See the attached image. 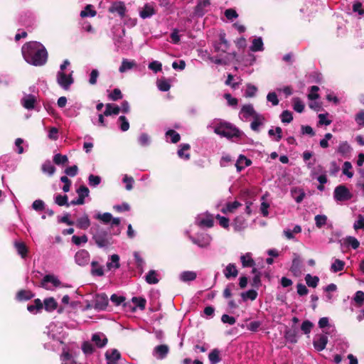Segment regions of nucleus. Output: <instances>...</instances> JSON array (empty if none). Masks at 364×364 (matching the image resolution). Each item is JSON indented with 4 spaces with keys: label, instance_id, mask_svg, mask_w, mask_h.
I'll return each mask as SVG.
<instances>
[{
    "label": "nucleus",
    "instance_id": "nucleus-29",
    "mask_svg": "<svg viewBox=\"0 0 364 364\" xmlns=\"http://www.w3.org/2000/svg\"><path fill=\"white\" fill-rule=\"evenodd\" d=\"M240 259L244 267H252L255 264V262L254 259L251 257L250 253H247L245 255H242L240 257Z\"/></svg>",
    "mask_w": 364,
    "mask_h": 364
},
{
    "label": "nucleus",
    "instance_id": "nucleus-61",
    "mask_svg": "<svg viewBox=\"0 0 364 364\" xmlns=\"http://www.w3.org/2000/svg\"><path fill=\"white\" fill-rule=\"evenodd\" d=\"M60 181L64 183L63 186V191L65 193L68 192L71 186V181L66 176H61Z\"/></svg>",
    "mask_w": 364,
    "mask_h": 364
},
{
    "label": "nucleus",
    "instance_id": "nucleus-5",
    "mask_svg": "<svg viewBox=\"0 0 364 364\" xmlns=\"http://www.w3.org/2000/svg\"><path fill=\"white\" fill-rule=\"evenodd\" d=\"M109 304L108 296L105 293L97 294L93 299V307L97 311H104Z\"/></svg>",
    "mask_w": 364,
    "mask_h": 364
},
{
    "label": "nucleus",
    "instance_id": "nucleus-42",
    "mask_svg": "<svg viewBox=\"0 0 364 364\" xmlns=\"http://www.w3.org/2000/svg\"><path fill=\"white\" fill-rule=\"evenodd\" d=\"M41 170L43 172L47 173L50 176H52L56 169L55 167L51 164L50 161H47L42 165Z\"/></svg>",
    "mask_w": 364,
    "mask_h": 364
},
{
    "label": "nucleus",
    "instance_id": "nucleus-32",
    "mask_svg": "<svg viewBox=\"0 0 364 364\" xmlns=\"http://www.w3.org/2000/svg\"><path fill=\"white\" fill-rule=\"evenodd\" d=\"M254 117V120L250 124V127L253 131L258 132L259 127L262 124V121L264 120L263 116L257 114Z\"/></svg>",
    "mask_w": 364,
    "mask_h": 364
},
{
    "label": "nucleus",
    "instance_id": "nucleus-26",
    "mask_svg": "<svg viewBox=\"0 0 364 364\" xmlns=\"http://www.w3.org/2000/svg\"><path fill=\"white\" fill-rule=\"evenodd\" d=\"M15 247L17 252L22 258L27 257L28 249L24 242H15Z\"/></svg>",
    "mask_w": 364,
    "mask_h": 364
},
{
    "label": "nucleus",
    "instance_id": "nucleus-10",
    "mask_svg": "<svg viewBox=\"0 0 364 364\" xmlns=\"http://www.w3.org/2000/svg\"><path fill=\"white\" fill-rule=\"evenodd\" d=\"M328 343V337L323 334H321L317 338L313 341V345L315 349L318 351H321L325 349Z\"/></svg>",
    "mask_w": 364,
    "mask_h": 364
},
{
    "label": "nucleus",
    "instance_id": "nucleus-14",
    "mask_svg": "<svg viewBox=\"0 0 364 364\" xmlns=\"http://www.w3.org/2000/svg\"><path fill=\"white\" fill-rule=\"evenodd\" d=\"M35 294L30 290L21 289L16 295V299L18 301H28L33 298Z\"/></svg>",
    "mask_w": 364,
    "mask_h": 364
},
{
    "label": "nucleus",
    "instance_id": "nucleus-27",
    "mask_svg": "<svg viewBox=\"0 0 364 364\" xmlns=\"http://www.w3.org/2000/svg\"><path fill=\"white\" fill-rule=\"evenodd\" d=\"M191 146L188 144H182L180 145V149L178 150V155L180 158L188 160L191 158L190 154H185V151H188Z\"/></svg>",
    "mask_w": 364,
    "mask_h": 364
},
{
    "label": "nucleus",
    "instance_id": "nucleus-55",
    "mask_svg": "<svg viewBox=\"0 0 364 364\" xmlns=\"http://www.w3.org/2000/svg\"><path fill=\"white\" fill-rule=\"evenodd\" d=\"M313 326H314V324L312 322H311L309 320H306L302 323L301 329L305 334H308L311 332Z\"/></svg>",
    "mask_w": 364,
    "mask_h": 364
},
{
    "label": "nucleus",
    "instance_id": "nucleus-1",
    "mask_svg": "<svg viewBox=\"0 0 364 364\" xmlns=\"http://www.w3.org/2000/svg\"><path fill=\"white\" fill-rule=\"evenodd\" d=\"M24 60L34 66L44 65L48 60V52L43 44L37 41L26 43L21 48Z\"/></svg>",
    "mask_w": 364,
    "mask_h": 364
},
{
    "label": "nucleus",
    "instance_id": "nucleus-2",
    "mask_svg": "<svg viewBox=\"0 0 364 364\" xmlns=\"http://www.w3.org/2000/svg\"><path fill=\"white\" fill-rule=\"evenodd\" d=\"M92 239L98 247L102 248L110 245L111 237L109 232L100 225H96L92 229Z\"/></svg>",
    "mask_w": 364,
    "mask_h": 364
},
{
    "label": "nucleus",
    "instance_id": "nucleus-53",
    "mask_svg": "<svg viewBox=\"0 0 364 364\" xmlns=\"http://www.w3.org/2000/svg\"><path fill=\"white\" fill-rule=\"evenodd\" d=\"M118 121L120 122L119 127L122 132H126L129 129V123L125 116H120Z\"/></svg>",
    "mask_w": 364,
    "mask_h": 364
},
{
    "label": "nucleus",
    "instance_id": "nucleus-45",
    "mask_svg": "<svg viewBox=\"0 0 364 364\" xmlns=\"http://www.w3.org/2000/svg\"><path fill=\"white\" fill-rule=\"evenodd\" d=\"M293 108L296 112L299 113L303 112V111L304 110V105L300 100V98H293Z\"/></svg>",
    "mask_w": 364,
    "mask_h": 364
},
{
    "label": "nucleus",
    "instance_id": "nucleus-63",
    "mask_svg": "<svg viewBox=\"0 0 364 364\" xmlns=\"http://www.w3.org/2000/svg\"><path fill=\"white\" fill-rule=\"evenodd\" d=\"M82 350L85 354H92L94 352V347L88 341H85L82 343Z\"/></svg>",
    "mask_w": 364,
    "mask_h": 364
},
{
    "label": "nucleus",
    "instance_id": "nucleus-40",
    "mask_svg": "<svg viewBox=\"0 0 364 364\" xmlns=\"http://www.w3.org/2000/svg\"><path fill=\"white\" fill-rule=\"evenodd\" d=\"M351 149H352L350 146L348 144L347 141H343L339 144L337 151L338 153L344 156L349 154L351 151Z\"/></svg>",
    "mask_w": 364,
    "mask_h": 364
},
{
    "label": "nucleus",
    "instance_id": "nucleus-36",
    "mask_svg": "<svg viewBox=\"0 0 364 364\" xmlns=\"http://www.w3.org/2000/svg\"><path fill=\"white\" fill-rule=\"evenodd\" d=\"M263 41L262 38H257L252 41V44L250 47V50L253 52H257L263 50Z\"/></svg>",
    "mask_w": 364,
    "mask_h": 364
},
{
    "label": "nucleus",
    "instance_id": "nucleus-58",
    "mask_svg": "<svg viewBox=\"0 0 364 364\" xmlns=\"http://www.w3.org/2000/svg\"><path fill=\"white\" fill-rule=\"evenodd\" d=\"M87 240L88 238L86 235H83L82 236L80 237L77 235H73L72 237V242L76 245H80L82 242L86 243Z\"/></svg>",
    "mask_w": 364,
    "mask_h": 364
},
{
    "label": "nucleus",
    "instance_id": "nucleus-50",
    "mask_svg": "<svg viewBox=\"0 0 364 364\" xmlns=\"http://www.w3.org/2000/svg\"><path fill=\"white\" fill-rule=\"evenodd\" d=\"M132 301L136 304L141 310H144L146 307V300L143 297L134 296Z\"/></svg>",
    "mask_w": 364,
    "mask_h": 364
},
{
    "label": "nucleus",
    "instance_id": "nucleus-49",
    "mask_svg": "<svg viewBox=\"0 0 364 364\" xmlns=\"http://www.w3.org/2000/svg\"><path fill=\"white\" fill-rule=\"evenodd\" d=\"M315 223L318 228H321L326 224L327 216L325 215H317L315 216Z\"/></svg>",
    "mask_w": 364,
    "mask_h": 364
},
{
    "label": "nucleus",
    "instance_id": "nucleus-60",
    "mask_svg": "<svg viewBox=\"0 0 364 364\" xmlns=\"http://www.w3.org/2000/svg\"><path fill=\"white\" fill-rule=\"evenodd\" d=\"M139 143L141 146H148L150 143V137L146 133H142L139 137Z\"/></svg>",
    "mask_w": 364,
    "mask_h": 364
},
{
    "label": "nucleus",
    "instance_id": "nucleus-17",
    "mask_svg": "<svg viewBox=\"0 0 364 364\" xmlns=\"http://www.w3.org/2000/svg\"><path fill=\"white\" fill-rule=\"evenodd\" d=\"M232 225L235 231H242L245 228L246 220L242 215H238L235 218Z\"/></svg>",
    "mask_w": 364,
    "mask_h": 364
},
{
    "label": "nucleus",
    "instance_id": "nucleus-48",
    "mask_svg": "<svg viewBox=\"0 0 364 364\" xmlns=\"http://www.w3.org/2000/svg\"><path fill=\"white\" fill-rule=\"evenodd\" d=\"M345 244L351 246L354 250H356L360 245L359 241L352 236H348L345 239Z\"/></svg>",
    "mask_w": 364,
    "mask_h": 364
},
{
    "label": "nucleus",
    "instance_id": "nucleus-47",
    "mask_svg": "<svg viewBox=\"0 0 364 364\" xmlns=\"http://www.w3.org/2000/svg\"><path fill=\"white\" fill-rule=\"evenodd\" d=\"M291 195L294 196L295 201L297 203H300L304 198L306 194L304 192V191L299 189L297 190H292L291 191Z\"/></svg>",
    "mask_w": 364,
    "mask_h": 364
},
{
    "label": "nucleus",
    "instance_id": "nucleus-30",
    "mask_svg": "<svg viewBox=\"0 0 364 364\" xmlns=\"http://www.w3.org/2000/svg\"><path fill=\"white\" fill-rule=\"evenodd\" d=\"M92 341L95 342L98 348H102L107 343V338L105 337L102 340L100 333H95L92 336Z\"/></svg>",
    "mask_w": 364,
    "mask_h": 364
},
{
    "label": "nucleus",
    "instance_id": "nucleus-13",
    "mask_svg": "<svg viewBox=\"0 0 364 364\" xmlns=\"http://www.w3.org/2000/svg\"><path fill=\"white\" fill-rule=\"evenodd\" d=\"M251 164H252V161L250 159H247L244 155L240 154L238 157V159L237 160L235 166H236L237 171L238 172H240L245 167L250 166Z\"/></svg>",
    "mask_w": 364,
    "mask_h": 364
},
{
    "label": "nucleus",
    "instance_id": "nucleus-16",
    "mask_svg": "<svg viewBox=\"0 0 364 364\" xmlns=\"http://www.w3.org/2000/svg\"><path fill=\"white\" fill-rule=\"evenodd\" d=\"M90 220L86 214L77 218L75 223L76 227L81 230H87L90 226Z\"/></svg>",
    "mask_w": 364,
    "mask_h": 364
},
{
    "label": "nucleus",
    "instance_id": "nucleus-51",
    "mask_svg": "<svg viewBox=\"0 0 364 364\" xmlns=\"http://www.w3.org/2000/svg\"><path fill=\"white\" fill-rule=\"evenodd\" d=\"M166 135L171 137V141L173 144L178 142L181 139L180 134L173 129L167 131Z\"/></svg>",
    "mask_w": 364,
    "mask_h": 364
},
{
    "label": "nucleus",
    "instance_id": "nucleus-7",
    "mask_svg": "<svg viewBox=\"0 0 364 364\" xmlns=\"http://www.w3.org/2000/svg\"><path fill=\"white\" fill-rule=\"evenodd\" d=\"M75 262L80 266H85L89 263L90 254L86 250L77 251L75 255Z\"/></svg>",
    "mask_w": 364,
    "mask_h": 364
},
{
    "label": "nucleus",
    "instance_id": "nucleus-8",
    "mask_svg": "<svg viewBox=\"0 0 364 364\" xmlns=\"http://www.w3.org/2000/svg\"><path fill=\"white\" fill-rule=\"evenodd\" d=\"M109 13H117L120 17L123 18L126 14V7L122 1H114L108 9Z\"/></svg>",
    "mask_w": 364,
    "mask_h": 364
},
{
    "label": "nucleus",
    "instance_id": "nucleus-23",
    "mask_svg": "<svg viewBox=\"0 0 364 364\" xmlns=\"http://www.w3.org/2000/svg\"><path fill=\"white\" fill-rule=\"evenodd\" d=\"M224 274L227 279L236 277L238 274L236 266L234 264H229L224 270Z\"/></svg>",
    "mask_w": 364,
    "mask_h": 364
},
{
    "label": "nucleus",
    "instance_id": "nucleus-37",
    "mask_svg": "<svg viewBox=\"0 0 364 364\" xmlns=\"http://www.w3.org/2000/svg\"><path fill=\"white\" fill-rule=\"evenodd\" d=\"M240 206H241V203L237 200L232 203H228L225 208L222 209V212L223 213H233Z\"/></svg>",
    "mask_w": 364,
    "mask_h": 364
},
{
    "label": "nucleus",
    "instance_id": "nucleus-33",
    "mask_svg": "<svg viewBox=\"0 0 364 364\" xmlns=\"http://www.w3.org/2000/svg\"><path fill=\"white\" fill-rule=\"evenodd\" d=\"M145 280L149 284H156L159 282L155 270H150L146 275Z\"/></svg>",
    "mask_w": 364,
    "mask_h": 364
},
{
    "label": "nucleus",
    "instance_id": "nucleus-41",
    "mask_svg": "<svg viewBox=\"0 0 364 364\" xmlns=\"http://www.w3.org/2000/svg\"><path fill=\"white\" fill-rule=\"evenodd\" d=\"M135 65L133 61H129L127 59H123L122 64L119 68L120 73H124L128 70L132 69Z\"/></svg>",
    "mask_w": 364,
    "mask_h": 364
},
{
    "label": "nucleus",
    "instance_id": "nucleus-24",
    "mask_svg": "<svg viewBox=\"0 0 364 364\" xmlns=\"http://www.w3.org/2000/svg\"><path fill=\"white\" fill-rule=\"evenodd\" d=\"M43 304L46 311L48 312L53 311L58 307V303L53 297L45 299Z\"/></svg>",
    "mask_w": 364,
    "mask_h": 364
},
{
    "label": "nucleus",
    "instance_id": "nucleus-15",
    "mask_svg": "<svg viewBox=\"0 0 364 364\" xmlns=\"http://www.w3.org/2000/svg\"><path fill=\"white\" fill-rule=\"evenodd\" d=\"M297 337H298V331L296 328L287 329L284 332L285 339L291 343H297Z\"/></svg>",
    "mask_w": 364,
    "mask_h": 364
},
{
    "label": "nucleus",
    "instance_id": "nucleus-4",
    "mask_svg": "<svg viewBox=\"0 0 364 364\" xmlns=\"http://www.w3.org/2000/svg\"><path fill=\"white\" fill-rule=\"evenodd\" d=\"M353 194L345 185L337 186L333 191V198L337 202H343L350 200Z\"/></svg>",
    "mask_w": 364,
    "mask_h": 364
},
{
    "label": "nucleus",
    "instance_id": "nucleus-34",
    "mask_svg": "<svg viewBox=\"0 0 364 364\" xmlns=\"http://www.w3.org/2000/svg\"><path fill=\"white\" fill-rule=\"evenodd\" d=\"M168 350V346L164 344L157 346L154 348V351L159 355V357L161 359L164 358L167 355Z\"/></svg>",
    "mask_w": 364,
    "mask_h": 364
},
{
    "label": "nucleus",
    "instance_id": "nucleus-56",
    "mask_svg": "<svg viewBox=\"0 0 364 364\" xmlns=\"http://www.w3.org/2000/svg\"><path fill=\"white\" fill-rule=\"evenodd\" d=\"M157 86L158 88L163 92L168 91L171 87L170 83L166 80H161L158 81Z\"/></svg>",
    "mask_w": 364,
    "mask_h": 364
},
{
    "label": "nucleus",
    "instance_id": "nucleus-9",
    "mask_svg": "<svg viewBox=\"0 0 364 364\" xmlns=\"http://www.w3.org/2000/svg\"><path fill=\"white\" fill-rule=\"evenodd\" d=\"M121 358L119 351L117 349H112L107 350L105 353V358L107 361V364H117V360Z\"/></svg>",
    "mask_w": 364,
    "mask_h": 364
},
{
    "label": "nucleus",
    "instance_id": "nucleus-31",
    "mask_svg": "<svg viewBox=\"0 0 364 364\" xmlns=\"http://www.w3.org/2000/svg\"><path fill=\"white\" fill-rule=\"evenodd\" d=\"M78 198L85 203V198L89 196L90 191L88 188L84 185L80 186L76 191Z\"/></svg>",
    "mask_w": 364,
    "mask_h": 364
},
{
    "label": "nucleus",
    "instance_id": "nucleus-21",
    "mask_svg": "<svg viewBox=\"0 0 364 364\" xmlns=\"http://www.w3.org/2000/svg\"><path fill=\"white\" fill-rule=\"evenodd\" d=\"M208 359L210 364H218L221 360L220 350L218 348L213 349L208 354Z\"/></svg>",
    "mask_w": 364,
    "mask_h": 364
},
{
    "label": "nucleus",
    "instance_id": "nucleus-6",
    "mask_svg": "<svg viewBox=\"0 0 364 364\" xmlns=\"http://www.w3.org/2000/svg\"><path fill=\"white\" fill-rule=\"evenodd\" d=\"M57 82L60 87L67 90L73 83L74 80L71 74L68 75L64 72H58L57 75Z\"/></svg>",
    "mask_w": 364,
    "mask_h": 364
},
{
    "label": "nucleus",
    "instance_id": "nucleus-46",
    "mask_svg": "<svg viewBox=\"0 0 364 364\" xmlns=\"http://www.w3.org/2000/svg\"><path fill=\"white\" fill-rule=\"evenodd\" d=\"M109 99L112 101H117L121 100L123 97V95L119 88H114L109 95Z\"/></svg>",
    "mask_w": 364,
    "mask_h": 364
},
{
    "label": "nucleus",
    "instance_id": "nucleus-28",
    "mask_svg": "<svg viewBox=\"0 0 364 364\" xmlns=\"http://www.w3.org/2000/svg\"><path fill=\"white\" fill-rule=\"evenodd\" d=\"M197 274L195 272L193 271H185L183 272L180 275V279L183 282H191L193 281L196 279Z\"/></svg>",
    "mask_w": 364,
    "mask_h": 364
},
{
    "label": "nucleus",
    "instance_id": "nucleus-35",
    "mask_svg": "<svg viewBox=\"0 0 364 364\" xmlns=\"http://www.w3.org/2000/svg\"><path fill=\"white\" fill-rule=\"evenodd\" d=\"M96 14L97 11L93 9V6L91 4L87 5L84 10L80 12V16L82 18L87 16L94 17Z\"/></svg>",
    "mask_w": 364,
    "mask_h": 364
},
{
    "label": "nucleus",
    "instance_id": "nucleus-20",
    "mask_svg": "<svg viewBox=\"0 0 364 364\" xmlns=\"http://www.w3.org/2000/svg\"><path fill=\"white\" fill-rule=\"evenodd\" d=\"M155 13L156 11L154 8L149 4H146L140 11L139 15L142 18H146L153 16Z\"/></svg>",
    "mask_w": 364,
    "mask_h": 364
},
{
    "label": "nucleus",
    "instance_id": "nucleus-3",
    "mask_svg": "<svg viewBox=\"0 0 364 364\" xmlns=\"http://www.w3.org/2000/svg\"><path fill=\"white\" fill-rule=\"evenodd\" d=\"M214 132L227 139L240 137L241 135V132L237 127L228 122L220 123L215 127Z\"/></svg>",
    "mask_w": 364,
    "mask_h": 364
},
{
    "label": "nucleus",
    "instance_id": "nucleus-38",
    "mask_svg": "<svg viewBox=\"0 0 364 364\" xmlns=\"http://www.w3.org/2000/svg\"><path fill=\"white\" fill-rule=\"evenodd\" d=\"M68 197L67 195H60L58 194L55 198V203L59 206H66L69 207L70 203H68Z\"/></svg>",
    "mask_w": 364,
    "mask_h": 364
},
{
    "label": "nucleus",
    "instance_id": "nucleus-25",
    "mask_svg": "<svg viewBox=\"0 0 364 364\" xmlns=\"http://www.w3.org/2000/svg\"><path fill=\"white\" fill-rule=\"evenodd\" d=\"M241 113L243 114V117L246 119H247L250 116L255 117V115L257 114L253 106L250 104L243 105L241 109Z\"/></svg>",
    "mask_w": 364,
    "mask_h": 364
},
{
    "label": "nucleus",
    "instance_id": "nucleus-22",
    "mask_svg": "<svg viewBox=\"0 0 364 364\" xmlns=\"http://www.w3.org/2000/svg\"><path fill=\"white\" fill-rule=\"evenodd\" d=\"M225 33L224 32H222L220 33L219 35V39H220V46H217L215 47V49L217 50H220L223 53H225L228 49L229 48V46H230V44L228 43V41H227L226 38H225Z\"/></svg>",
    "mask_w": 364,
    "mask_h": 364
},
{
    "label": "nucleus",
    "instance_id": "nucleus-59",
    "mask_svg": "<svg viewBox=\"0 0 364 364\" xmlns=\"http://www.w3.org/2000/svg\"><path fill=\"white\" fill-rule=\"evenodd\" d=\"M242 296L244 299L248 298L250 300L254 301L257 296V292L254 289H250L245 293H242Z\"/></svg>",
    "mask_w": 364,
    "mask_h": 364
},
{
    "label": "nucleus",
    "instance_id": "nucleus-62",
    "mask_svg": "<svg viewBox=\"0 0 364 364\" xmlns=\"http://www.w3.org/2000/svg\"><path fill=\"white\" fill-rule=\"evenodd\" d=\"M215 218L219 221V224L223 228L227 229L229 228L230 220L228 218L217 215Z\"/></svg>",
    "mask_w": 364,
    "mask_h": 364
},
{
    "label": "nucleus",
    "instance_id": "nucleus-54",
    "mask_svg": "<svg viewBox=\"0 0 364 364\" xmlns=\"http://www.w3.org/2000/svg\"><path fill=\"white\" fill-rule=\"evenodd\" d=\"M352 168V164L349 161H345L343 166V173L348 178H352L353 173L350 170Z\"/></svg>",
    "mask_w": 364,
    "mask_h": 364
},
{
    "label": "nucleus",
    "instance_id": "nucleus-52",
    "mask_svg": "<svg viewBox=\"0 0 364 364\" xmlns=\"http://www.w3.org/2000/svg\"><path fill=\"white\" fill-rule=\"evenodd\" d=\"M280 117L283 123H290L293 120L292 113L289 110L283 111Z\"/></svg>",
    "mask_w": 364,
    "mask_h": 364
},
{
    "label": "nucleus",
    "instance_id": "nucleus-39",
    "mask_svg": "<svg viewBox=\"0 0 364 364\" xmlns=\"http://www.w3.org/2000/svg\"><path fill=\"white\" fill-rule=\"evenodd\" d=\"M305 281L309 287L315 288L317 287L318 284L319 278L317 276L313 277L311 274H308L305 277Z\"/></svg>",
    "mask_w": 364,
    "mask_h": 364
},
{
    "label": "nucleus",
    "instance_id": "nucleus-11",
    "mask_svg": "<svg viewBox=\"0 0 364 364\" xmlns=\"http://www.w3.org/2000/svg\"><path fill=\"white\" fill-rule=\"evenodd\" d=\"M48 282L52 283L53 284V286L55 287H58L61 284L60 281L57 277H55L54 275L47 274L42 279L41 283V287L48 289V287H47L46 284Z\"/></svg>",
    "mask_w": 364,
    "mask_h": 364
},
{
    "label": "nucleus",
    "instance_id": "nucleus-19",
    "mask_svg": "<svg viewBox=\"0 0 364 364\" xmlns=\"http://www.w3.org/2000/svg\"><path fill=\"white\" fill-rule=\"evenodd\" d=\"M120 110L121 109L118 105L107 103L105 105V110L104 111V114L105 117L111 116L112 114L117 115Z\"/></svg>",
    "mask_w": 364,
    "mask_h": 364
},
{
    "label": "nucleus",
    "instance_id": "nucleus-44",
    "mask_svg": "<svg viewBox=\"0 0 364 364\" xmlns=\"http://www.w3.org/2000/svg\"><path fill=\"white\" fill-rule=\"evenodd\" d=\"M345 262L339 259H336L331 264V269L333 272L342 271L344 268Z\"/></svg>",
    "mask_w": 364,
    "mask_h": 364
},
{
    "label": "nucleus",
    "instance_id": "nucleus-64",
    "mask_svg": "<svg viewBox=\"0 0 364 364\" xmlns=\"http://www.w3.org/2000/svg\"><path fill=\"white\" fill-rule=\"evenodd\" d=\"M78 167L76 165H73L72 166H69L65 169V173L66 175L74 177L77 174Z\"/></svg>",
    "mask_w": 364,
    "mask_h": 364
},
{
    "label": "nucleus",
    "instance_id": "nucleus-18",
    "mask_svg": "<svg viewBox=\"0 0 364 364\" xmlns=\"http://www.w3.org/2000/svg\"><path fill=\"white\" fill-rule=\"evenodd\" d=\"M210 5V0H199L195 7L196 14L202 16L205 14V8L209 6Z\"/></svg>",
    "mask_w": 364,
    "mask_h": 364
},
{
    "label": "nucleus",
    "instance_id": "nucleus-57",
    "mask_svg": "<svg viewBox=\"0 0 364 364\" xmlns=\"http://www.w3.org/2000/svg\"><path fill=\"white\" fill-rule=\"evenodd\" d=\"M96 218L98 220H100L104 223L107 224V223H109V222H111V220L112 219V215L109 213H105L103 214L99 213L96 216Z\"/></svg>",
    "mask_w": 364,
    "mask_h": 364
},
{
    "label": "nucleus",
    "instance_id": "nucleus-12",
    "mask_svg": "<svg viewBox=\"0 0 364 364\" xmlns=\"http://www.w3.org/2000/svg\"><path fill=\"white\" fill-rule=\"evenodd\" d=\"M36 102V98L33 95H28L21 100L22 105L28 110L34 109Z\"/></svg>",
    "mask_w": 364,
    "mask_h": 364
},
{
    "label": "nucleus",
    "instance_id": "nucleus-43",
    "mask_svg": "<svg viewBox=\"0 0 364 364\" xmlns=\"http://www.w3.org/2000/svg\"><path fill=\"white\" fill-rule=\"evenodd\" d=\"M53 162L56 165H64L68 162V158L66 155H62L60 154H56L53 156Z\"/></svg>",
    "mask_w": 364,
    "mask_h": 364
}]
</instances>
